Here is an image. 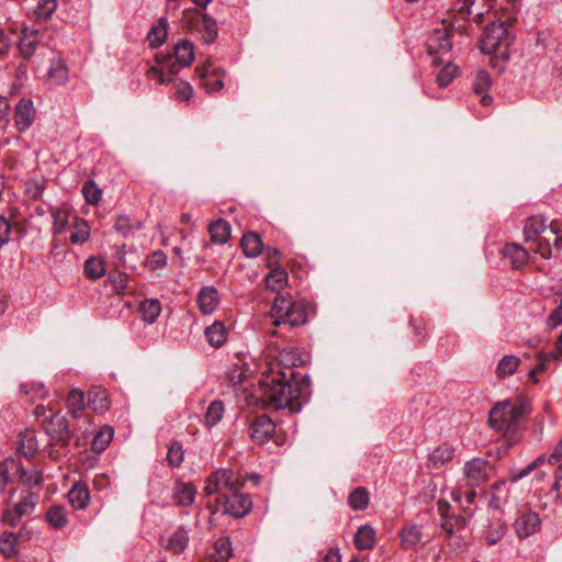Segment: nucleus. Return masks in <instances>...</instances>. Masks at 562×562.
Returning a JSON list of instances; mask_svg holds the SVG:
<instances>
[{
	"label": "nucleus",
	"instance_id": "f257e3e1",
	"mask_svg": "<svg viewBox=\"0 0 562 562\" xmlns=\"http://www.w3.org/2000/svg\"><path fill=\"white\" fill-rule=\"evenodd\" d=\"M245 481V476L233 469H217L211 472L203 488L206 496H216L214 502L206 505L210 513H221L233 518H241L249 514L252 509V499L249 494L240 493Z\"/></svg>",
	"mask_w": 562,
	"mask_h": 562
},
{
	"label": "nucleus",
	"instance_id": "f03ea898",
	"mask_svg": "<svg viewBox=\"0 0 562 562\" xmlns=\"http://www.w3.org/2000/svg\"><path fill=\"white\" fill-rule=\"evenodd\" d=\"M261 401L274 409H289L290 413L301 412L307 401L304 394L310 389V378L297 371H274L263 373L259 381Z\"/></svg>",
	"mask_w": 562,
	"mask_h": 562
},
{
	"label": "nucleus",
	"instance_id": "7ed1b4c3",
	"mask_svg": "<svg viewBox=\"0 0 562 562\" xmlns=\"http://www.w3.org/2000/svg\"><path fill=\"white\" fill-rule=\"evenodd\" d=\"M531 412V401L520 394L513 400L496 402L490 409L488 424L497 431L516 437L526 429Z\"/></svg>",
	"mask_w": 562,
	"mask_h": 562
},
{
	"label": "nucleus",
	"instance_id": "20e7f679",
	"mask_svg": "<svg viewBox=\"0 0 562 562\" xmlns=\"http://www.w3.org/2000/svg\"><path fill=\"white\" fill-rule=\"evenodd\" d=\"M194 59V49L191 42L180 40L172 48V54H157L156 65L150 67L147 76L156 79L159 85L170 82L181 67H188Z\"/></svg>",
	"mask_w": 562,
	"mask_h": 562
},
{
	"label": "nucleus",
	"instance_id": "39448f33",
	"mask_svg": "<svg viewBox=\"0 0 562 562\" xmlns=\"http://www.w3.org/2000/svg\"><path fill=\"white\" fill-rule=\"evenodd\" d=\"M271 315L278 327H299L307 322V307L304 301L293 300L289 293L278 294L271 307Z\"/></svg>",
	"mask_w": 562,
	"mask_h": 562
},
{
	"label": "nucleus",
	"instance_id": "423d86ee",
	"mask_svg": "<svg viewBox=\"0 0 562 562\" xmlns=\"http://www.w3.org/2000/svg\"><path fill=\"white\" fill-rule=\"evenodd\" d=\"M15 488H11L10 493L13 495ZM12 498V496H10ZM40 493L30 488H22L19 493V499L12 502L9 499L1 515V521L9 527H16L24 516H30L34 513L40 503Z\"/></svg>",
	"mask_w": 562,
	"mask_h": 562
},
{
	"label": "nucleus",
	"instance_id": "0eeeda50",
	"mask_svg": "<svg viewBox=\"0 0 562 562\" xmlns=\"http://www.w3.org/2000/svg\"><path fill=\"white\" fill-rule=\"evenodd\" d=\"M513 41L514 36L504 22H493L485 26L480 40V48L483 54H498L499 57L508 59V47Z\"/></svg>",
	"mask_w": 562,
	"mask_h": 562
},
{
	"label": "nucleus",
	"instance_id": "6e6552de",
	"mask_svg": "<svg viewBox=\"0 0 562 562\" xmlns=\"http://www.w3.org/2000/svg\"><path fill=\"white\" fill-rule=\"evenodd\" d=\"M42 425L46 435L55 445L63 449H66L70 445L74 432L69 428L66 416L60 413H52L48 417L43 419Z\"/></svg>",
	"mask_w": 562,
	"mask_h": 562
},
{
	"label": "nucleus",
	"instance_id": "1a4fd4ad",
	"mask_svg": "<svg viewBox=\"0 0 562 562\" xmlns=\"http://www.w3.org/2000/svg\"><path fill=\"white\" fill-rule=\"evenodd\" d=\"M494 470L493 464L483 458H473L464 463L463 473L467 486L471 488L485 484Z\"/></svg>",
	"mask_w": 562,
	"mask_h": 562
},
{
	"label": "nucleus",
	"instance_id": "9d476101",
	"mask_svg": "<svg viewBox=\"0 0 562 562\" xmlns=\"http://www.w3.org/2000/svg\"><path fill=\"white\" fill-rule=\"evenodd\" d=\"M439 515V527L446 537L458 535L467 527V519L462 515L451 513V505L446 499H439L436 504Z\"/></svg>",
	"mask_w": 562,
	"mask_h": 562
},
{
	"label": "nucleus",
	"instance_id": "9b49d317",
	"mask_svg": "<svg viewBox=\"0 0 562 562\" xmlns=\"http://www.w3.org/2000/svg\"><path fill=\"white\" fill-rule=\"evenodd\" d=\"M452 29L442 25L439 29H435L432 33L429 35L427 40V52L429 55L434 56V63L439 65L443 63L442 59H440V55H445L449 53L452 48Z\"/></svg>",
	"mask_w": 562,
	"mask_h": 562
},
{
	"label": "nucleus",
	"instance_id": "f8f14e48",
	"mask_svg": "<svg viewBox=\"0 0 562 562\" xmlns=\"http://www.w3.org/2000/svg\"><path fill=\"white\" fill-rule=\"evenodd\" d=\"M542 520L538 513L522 510L514 521V529L519 539H526L541 529Z\"/></svg>",
	"mask_w": 562,
	"mask_h": 562
},
{
	"label": "nucleus",
	"instance_id": "ddd939ff",
	"mask_svg": "<svg viewBox=\"0 0 562 562\" xmlns=\"http://www.w3.org/2000/svg\"><path fill=\"white\" fill-rule=\"evenodd\" d=\"M14 126L20 133L26 132L36 119V110L33 101L22 98L14 108Z\"/></svg>",
	"mask_w": 562,
	"mask_h": 562
},
{
	"label": "nucleus",
	"instance_id": "4468645a",
	"mask_svg": "<svg viewBox=\"0 0 562 562\" xmlns=\"http://www.w3.org/2000/svg\"><path fill=\"white\" fill-rule=\"evenodd\" d=\"M254 442L265 445L276 435V424L267 415L257 416L249 426Z\"/></svg>",
	"mask_w": 562,
	"mask_h": 562
},
{
	"label": "nucleus",
	"instance_id": "2eb2a0df",
	"mask_svg": "<svg viewBox=\"0 0 562 562\" xmlns=\"http://www.w3.org/2000/svg\"><path fill=\"white\" fill-rule=\"evenodd\" d=\"M41 38V33L34 27L25 26L22 30L18 42V49L23 59L27 60L34 56Z\"/></svg>",
	"mask_w": 562,
	"mask_h": 562
},
{
	"label": "nucleus",
	"instance_id": "dca6fc26",
	"mask_svg": "<svg viewBox=\"0 0 562 562\" xmlns=\"http://www.w3.org/2000/svg\"><path fill=\"white\" fill-rule=\"evenodd\" d=\"M502 256L513 270H522L529 260L528 251L518 244H506L502 249Z\"/></svg>",
	"mask_w": 562,
	"mask_h": 562
},
{
	"label": "nucleus",
	"instance_id": "f3484780",
	"mask_svg": "<svg viewBox=\"0 0 562 562\" xmlns=\"http://www.w3.org/2000/svg\"><path fill=\"white\" fill-rule=\"evenodd\" d=\"M175 504L179 507L191 506L196 497V487L192 482L176 481L172 488Z\"/></svg>",
	"mask_w": 562,
	"mask_h": 562
},
{
	"label": "nucleus",
	"instance_id": "a211bd4d",
	"mask_svg": "<svg viewBox=\"0 0 562 562\" xmlns=\"http://www.w3.org/2000/svg\"><path fill=\"white\" fill-rule=\"evenodd\" d=\"M38 451V442L34 430L26 429L19 436L18 441V458L23 457L26 460H32Z\"/></svg>",
	"mask_w": 562,
	"mask_h": 562
},
{
	"label": "nucleus",
	"instance_id": "6ab92c4d",
	"mask_svg": "<svg viewBox=\"0 0 562 562\" xmlns=\"http://www.w3.org/2000/svg\"><path fill=\"white\" fill-rule=\"evenodd\" d=\"M220 303V294L215 286H202L196 296V304L202 314L213 313Z\"/></svg>",
	"mask_w": 562,
	"mask_h": 562
},
{
	"label": "nucleus",
	"instance_id": "aec40b11",
	"mask_svg": "<svg viewBox=\"0 0 562 562\" xmlns=\"http://www.w3.org/2000/svg\"><path fill=\"white\" fill-rule=\"evenodd\" d=\"M24 539V528L19 532L4 531L0 535V553L5 559L15 558L19 553V542Z\"/></svg>",
	"mask_w": 562,
	"mask_h": 562
},
{
	"label": "nucleus",
	"instance_id": "412c9836",
	"mask_svg": "<svg viewBox=\"0 0 562 562\" xmlns=\"http://www.w3.org/2000/svg\"><path fill=\"white\" fill-rule=\"evenodd\" d=\"M491 76L486 70H479L473 80V91L481 97V104L488 106L493 102V97L488 93L491 89Z\"/></svg>",
	"mask_w": 562,
	"mask_h": 562
},
{
	"label": "nucleus",
	"instance_id": "4be33fe9",
	"mask_svg": "<svg viewBox=\"0 0 562 562\" xmlns=\"http://www.w3.org/2000/svg\"><path fill=\"white\" fill-rule=\"evenodd\" d=\"M48 212L53 218L52 234L54 237L60 236L66 232L69 224L70 210L67 206L48 205Z\"/></svg>",
	"mask_w": 562,
	"mask_h": 562
},
{
	"label": "nucleus",
	"instance_id": "5701e85b",
	"mask_svg": "<svg viewBox=\"0 0 562 562\" xmlns=\"http://www.w3.org/2000/svg\"><path fill=\"white\" fill-rule=\"evenodd\" d=\"M18 471H21L19 459L9 457L0 462V493H4L8 484L16 480Z\"/></svg>",
	"mask_w": 562,
	"mask_h": 562
},
{
	"label": "nucleus",
	"instance_id": "b1692460",
	"mask_svg": "<svg viewBox=\"0 0 562 562\" xmlns=\"http://www.w3.org/2000/svg\"><path fill=\"white\" fill-rule=\"evenodd\" d=\"M68 501L75 509H86L90 503V491L87 483H75L68 492Z\"/></svg>",
	"mask_w": 562,
	"mask_h": 562
},
{
	"label": "nucleus",
	"instance_id": "393cba45",
	"mask_svg": "<svg viewBox=\"0 0 562 562\" xmlns=\"http://www.w3.org/2000/svg\"><path fill=\"white\" fill-rule=\"evenodd\" d=\"M240 247L248 258L258 257L265 249L263 241L258 233L247 232L240 239Z\"/></svg>",
	"mask_w": 562,
	"mask_h": 562
},
{
	"label": "nucleus",
	"instance_id": "a878e982",
	"mask_svg": "<svg viewBox=\"0 0 562 562\" xmlns=\"http://www.w3.org/2000/svg\"><path fill=\"white\" fill-rule=\"evenodd\" d=\"M204 336L209 345L217 349L226 342L228 331L223 322L216 321L204 329Z\"/></svg>",
	"mask_w": 562,
	"mask_h": 562
},
{
	"label": "nucleus",
	"instance_id": "bb28decb",
	"mask_svg": "<svg viewBox=\"0 0 562 562\" xmlns=\"http://www.w3.org/2000/svg\"><path fill=\"white\" fill-rule=\"evenodd\" d=\"M189 544V529L186 526H179L169 537L166 550L173 554L182 553Z\"/></svg>",
	"mask_w": 562,
	"mask_h": 562
},
{
	"label": "nucleus",
	"instance_id": "cd10ccee",
	"mask_svg": "<svg viewBox=\"0 0 562 562\" xmlns=\"http://www.w3.org/2000/svg\"><path fill=\"white\" fill-rule=\"evenodd\" d=\"M168 36V20L166 16H161L150 27L147 34V41L150 48H158L161 46Z\"/></svg>",
	"mask_w": 562,
	"mask_h": 562
},
{
	"label": "nucleus",
	"instance_id": "c85d7f7f",
	"mask_svg": "<svg viewBox=\"0 0 562 562\" xmlns=\"http://www.w3.org/2000/svg\"><path fill=\"white\" fill-rule=\"evenodd\" d=\"M72 232L69 241L72 245H83L90 239L91 229L87 220L75 216L71 223Z\"/></svg>",
	"mask_w": 562,
	"mask_h": 562
},
{
	"label": "nucleus",
	"instance_id": "c756f323",
	"mask_svg": "<svg viewBox=\"0 0 562 562\" xmlns=\"http://www.w3.org/2000/svg\"><path fill=\"white\" fill-rule=\"evenodd\" d=\"M21 471L16 473V480L24 486V488L32 490L35 486H41L44 480L43 472L36 468H26L20 462Z\"/></svg>",
	"mask_w": 562,
	"mask_h": 562
},
{
	"label": "nucleus",
	"instance_id": "7c9ffc66",
	"mask_svg": "<svg viewBox=\"0 0 562 562\" xmlns=\"http://www.w3.org/2000/svg\"><path fill=\"white\" fill-rule=\"evenodd\" d=\"M376 540L375 530L370 525H362L353 536V544L358 550H370Z\"/></svg>",
	"mask_w": 562,
	"mask_h": 562
},
{
	"label": "nucleus",
	"instance_id": "2f4dec72",
	"mask_svg": "<svg viewBox=\"0 0 562 562\" xmlns=\"http://www.w3.org/2000/svg\"><path fill=\"white\" fill-rule=\"evenodd\" d=\"M209 234L212 243L224 245L231 238V225L226 220L218 218L209 225Z\"/></svg>",
	"mask_w": 562,
	"mask_h": 562
},
{
	"label": "nucleus",
	"instance_id": "473e14b6",
	"mask_svg": "<svg viewBox=\"0 0 562 562\" xmlns=\"http://www.w3.org/2000/svg\"><path fill=\"white\" fill-rule=\"evenodd\" d=\"M46 520L52 528L56 530L64 529L68 524V515L65 506H50L46 512Z\"/></svg>",
	"mask_w": 562,
	"mask_h": 562
},
{
	"label": "nucleus",
	"instance_id": "72a5a7b5",
	"mask_svg": "<svg viewBox=\"0 0 562 562\" xmlns=\"http://www.w3.org/2000/svg\"><path fill=\"white\" fill-rule=\"evenodd\" d=\"M400 538L402 547L408 550L416 548L420 543L423 533L416 525H406L402 528Z\"/></svg>",
	"mask_w": 562,
	"mask_h": 562
},
{
	"label": "nucleus",
	"instance_id": "f704fd0d",
	"mask_svg": "<svg viewBox=\"0 0 562 562\" xmlns=\"http://www.w3.org/2000/svg\"><path fill=\"white\" fill-rule=\"evenodd\" d=\"M453 453H454V449L452 446H450L448 443H442V445L438 446L429 454V458H428L429 464L435 469H439L452 459Z\"/></svg>",
	"mask_w": 562,
	"mask_h": 562
},
{
	"label": "nucleus",
	"instance_id": "c9c22d12",
	"mask_svg": "<svg viewBox=\"0 0 562 562\" xmlns=\"http://www.w3.org/2000/svg\"><path fill=\"white\" fill-rule=\"evenodd\" d=\"M47 76L53 83L64 85L68 81V67L60 58L52 59Z\"/></svg>",
	"mask_w": 562,
	"mask_h": 562
},
{
	"label": "nucleus",
	"instance_id": "e433bc0d",
	"mask_svg": "<svg viewBox=\"0 0 562 562\" xmlns=\"http://www.w3.org/2000/svg\"><path fill=\"white\" fill-rule=\"evenodd\" d=\"M139 313L147 324H154L161 312V305L157 299H146L139 304Z\"/></svg>",
	"mask_w": 562,
	"mask_h": 562
},
{
	"label": "nucleus",
	"instance_id": "4c0bfd02",
	"mask_svg": "<svg viewBox=\"0 0 562 562\" xmlns=\"http://www.w3.org/2000/svg\"><path fill=\"white\" fill-rule=\"evenodd\" d=\"M66 405L68 413L74 418H79L86 408L85 393L78 389H72L68 393Z\"/></svg>",
	"mask_w": 562,
	"mask_h": 562
},
{
	"label": "nucleus",
	"instance_id": "58836bf2",
	"mask_svg": "<svg viewBox=\"0 0 562 562\" xmlns=\"http://www.w3.org/2000/svg\"><path fill=\"white\" fill-rule=\"evenodd\" d=\"M83 274L91 281H97L105 274V262L95 256L89 257L83 266Z\"/></svg>",
	"mask_w": 562,
	"mask_h": 562
},
{
	"label": "nucleus",
	"instance_id": "ea45409f",
	"mask_svg": "<svg viewBox=\"0 0 562 562\" xmlns=\"http://www.w3.org/2000/svg\"><path fill=\"white\" fill-rule=\"evenodd\" d=\"M520 359L514 355L504 356L497 363L496 376L503 380L507 376L513 375L519 368Z\"/></svg>",
	"mask_w": 562,
	"mask_h": 562
},
{
	"label": "nucleus",
	"instance_id": "a19ab883",
	"mask_svg": "<svg viewBox=\"0 0 562 562\" xmlns=\"http://www.w3.org/2000/svg\"><path fill=\"white\" fill-rule=\"evenodd\" d=\"M113 436V427L109 425L102 426L92 439L91 449L97 453L104 451L112 441Z\"/></svg>",
	"mask_w": 562,
	"mask_h": 562
},
{
	"label": "nucleus",
	"instance_id": "79ce46f5",
	"mask_svg": "<svg viewBox=\"0 0 562 562\" xmlns=\"http://www.w3.org/2000/svg\"><path fill=\"white\" fill-rule=\"evenodd\" d=\"M507 525L502 519L490 522L485 531V541L488 546H495L506 535Z\"/></svg>",
	"mask_w": 562,
	"mask_h": 562
},
{
	"label": "nucleus",
	"instance_id": "37998d69",
	"mask_svg": "<svg viewBox=\"0 0 562 562\" xmlns=\"http://www.w3.org/2000/svg\"><path fill=\"white\" fill-rule=\"evenodd\" d=\"M546 220L540 215L530 216L524 227V235L527 241L537 239L538 235L546 229Z\"/></svg>",
	"mask_w": 562,
	"mask_h": 562
},
{
	"label": "nucleus",
	"instance_id": "c03bdc74",
	"mask_svg": "<svg viewBox=\"0 0 562 562\" xmlns=\"http://www.w3.org/2000/svg\"><path fill=\"white\" fill-rule=\"evenodd\" d=\"M199 32L202 33L205 43L211 44L217 37V24L216 21L207 14H202L201 20L198 24Z\"/></svg>",
	"mask_w": 562,
	"mask_h": 562
},
{
	"label": "nucleus",
	"instance_id": "a18cd8bd",
	"mask_svg": "<svg viewBox=\"0 0 562 562\" xmlns=\"http://www.w3.org/2000/svg\"><path fill=\"white\" fill-rule=\"evenodd\" d=\"M213 553L211 557L215 562H227V560L233 554L232 543L229 538L221 537L218 538L213 546Z\"/></svg>",
	"mask_w": 562,
	"mask_h": 562
},
{
	"label": "nucleus",
	"instance_id": "49530a36",
	"mask_svg": "<svg viewBox=\"0 0 562 562\" xmlns=\"http://www.w3.org/2000/svg\"><path fill=\"white\" fill-rule=\"evenodd\" d=\"M370 495L366 487L355 488L348 497V504L353 510H364L368 508Z\"/></svg>",
	"mask_w": 562,
	"mask_h": 562
},
{
	"label": "nucleus",
	"instance_id": "de8ad7c7",
	"mask_svg": "<svg viewBox=\"0 0 562 562\" xmlns=\"http://www.w3.org/2000/svg\"><path fill=\"white\" fill-rule=\"evenodd\" d=\"M89 406L97 413H104L110 407L106 391L98 389L89 392Z\"/></svg>",
	"mask_w": 562,
	"mask_h": 562
},
{
	"label": "nucleus",
	"instance_id": "09e8293b",
	"mask_svg": "<svg viewBox=\"0 0 562 562\" xmlns=\"http://www.w3.org/2000/svg\"><path fill=\"white\" fill-rule=\"evenodd\" d=\"M286 282L288 272L281 268V266L272 268L269 274L266 277L267 288L273 291L283 288Z\"/></svg>",
	"mask_w": 562,
	"mask_h": 562
},
{
	"label": "nucleus",
	"instance_id": "8fccbe9b",
	"mask_svg": "<svg viewBox=\"0 0 562 562\" xmlns=\"http://www.w3.org/2000/svg\"><path fill=\"white\" fill-rule=\"evenodd\" d=\"M224 414V404L220 400L212 401L204 414V423L207 427H213L220 423Z\"/></svg>",
	"mask_w": 562,
	"mask_h": 562
},
{
	"label": "nucleus",
	"instance_id": "3c124183",
	"mask_svg": "<svg viewBox=\"0 0 562 562\" xmlns=\"http://www.w3.org/2000/svg\"><path fill=\"white\" fill-rule=\"evenodd\" d=\"M85 201L90 205H98L102 199V190L94 180H87L81 188Z\"/></svg>",
	"mask_w": 562,
	"mask_h": 562
},
{
	"label": "nucleus",
	"instance_id": "603ef678",
	"mask_svg": "<svg viewBox=\"0 0 562 562\" xmlns=\"http://www.w3.org/2000/svg\"><path fill=\"white\" fill-rule=\"evenodd\" d=\"M114 229L123 237H127L135 231L140 229V223L132 221L127 215L120 214L116 216Z\"/></svg>",
	"mask_w": 562,
	"mask_h": 562
},
{
	"label": "nucleus",
	"instance_id": "864d4df0",
	"mask_svg": "<svg viewBox=\"0 0 562 562\" xmlns=\"http://www.w3.org/2000/svg\"><path fill=\"white\" fill-rule=\"evenodd\" d=\"M168 263V257L162 250H154L148 254L145 258L144 266L149 271H156L166 268Z\"/></svg>",
	"mask_w": 562,
	"mask_h": 562
},
{
	"label": "nucleus",
	"instance_id": "5fc2aeb1",
	"mask_svg": "<svg viewBox=\"0 0 562 562\" xmlns=\"http://www.w3.org/2000/svg\"><path fill=\"white\" fill-rule=\"evenodd\" d=\"M57 9V0H37L34 14L40 21H47Z\"/></svg>",
	"mask_w": 562,
	"mask_h": 562
},
{
	"label": "nucleus",
	"instance_id": "6e6d98bb",
	"mask_svg": "<svg viewBox=\"0 0 562 562\" xmlns=\"http://www.w3.org/2000/svg\"><path fill=\"white\" fill-rule=\"evenodd\" d=\"M458 67L451 63H447L436 76V82L440 88L448 87L457 77Z\"/></svg>",
	"mask_w": 562,
	"mask_h": 562
},
{
	"label": "nucleus",
	"instance_id": "4d7b16f0",
	"mask_svg": "<svg viewBox=\"0 0 562 562\" xmlns=\"http://www.w3.org/2000/svg\"><path fill=\"white\" fill-rule=\"evenodd\" d=\"M109 281L112 283L113 291L117 295H124L128 286V274L122 271H114L109 274Z\"/></svg>",
	"mask_w": 562,
	"mask_h": 562
},
{
	"label": "nucleus",
	"instance_id": "13d9d810",
	"mask_svg": "<svg viewBox=\"0 0 562 562\" xmlns=\"http://www.w3.org/2000/svg\"><path fill=\"white\" fill-rule=\"evenodd\" d=\"M183 447L180 441H173L168 448L167 461L171 468H178L183 462Z\"/></svg>",
	"mask_w": 562,
	"mask_h": 562
},
{
	"label": "nucleus",
	"instance_id": "bf43d9fd",
	"mask_svg": "<svg viewBox=\"0 0 562 562\" xmlns=\"http://www.w3.org/2000/svg\"><path fill=\"white\" fill-rule=\"evenodd\" d=\"M546 460V456H539L536 460L530 462L527 467H525L521 470L512 471L510 472V480L513 482H517L527 475H529L535 469H537L539 465H541Z\"/></svg>",
	"mask_w": 562,
	"mask_h": 562
},
{
	"label": "nucleus",
	"instance_id": "052dcab7",
	"mask_svg": "<svg viewBox=\"0 0 562 562\" xmlns=\"http://www.w3.org/2000/svg\"><path fill=\"white\" fill-rule=\"evenodd\" d=\"M299 359L294 357V353L292 351H285L283 350L280 352V360L277 364L278 367L283 366V368H279L277 371H296L294 367L297 366Z\"/></svg>",
	"mask_w": 562,
	"mask_h": 562
},
{
	"label": "nucleus",
	"instance_id": "680f3d73",
	"mask_svg": "<svg viewBox=\"0 0 562 562\" xmlns=\"http://www.w3.org/2000/svg\"><path fill=\"white\" fill-rule=\"evenodd\" d=\"M282 258L281 251L276 247H267L266 248V266L270 269L280 266V260Z\"/></svg>",
	"mask_w": 562,
	"mask_h": 562
},
{
	"label": "nucleus",
	"instance_id": "e2e57ef3",
	"mask_svg": "<svg viewBox=\"0 0 562 562\" xmlns=\"http://www.w3.org/2000/svg\"><path fill=\"white\" fill-rule=\"evenodd\" d=\"M192 94H193V88L191 87L190 83L181 81L177 86V90H176V93H175L177 100H179V101H188V100H190Z\"/></svg>",
	"mask_w": 562,
	"mask_h": 562
},
{
	"label": "nucleus",
	"instance_id": "0e129e2a",
	"mask_svg": "<svg viewBox=\"0 0 562 562\" xmlns=\"http://www.w3.org/2000/svg\"><path fill=\"white\" fill-rule=\"evenodd\" d=\"M11 229L9 220L0 215V248L9 241Z\"/></svg>",
	"mask_w": 562,
	"mask_h": 562
},
{
	"label": "nucleus",
	"instance_id": "69168bd1",
	"mask_svg": "<svg viewBox=\"0 0 562 562\" xmlns=\"http://www.w3.org/2000/svg\"><path fill=\"white\" fill-rule=\"evenodd\" d=\"M473 4L474 0H453L451 9L461 15H470L472 13L471 8Z\"/></svg>",
	"mask_w": 562,
	"mask_h": 562
},
{
	"label": "nucleus",
	"instance_id": "338daca9",
	"mask_svg": "<svg viewBox=\"0 0 562 562\" xmlns=\"http://www.w3.org/2000/svg\"><path fill=\"white\" fill-rule=\"evenodd\" d=\"M533 251L539 254L543 259H549L552 257V248L547 239H537V246Z\"/></svg>",
	"mask_w": 562,
	"mask_h": 562
},
{
	"label": "nucleus",
	"instance_id": "774afa93",
	"mask_svg": "<svg viewBox=\"0 0 562 562\" xmlns=\"http://www.w3.org/2000/svg\"><path fill=\"white\" fill-rule=\"evenodd\" d=\"M548 324L551 327H558L562 325V301L560 304L549 314Z\"/></svg>",
	"mask_w": 562,
	"mask_h": 562
}]
</instances>
